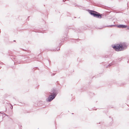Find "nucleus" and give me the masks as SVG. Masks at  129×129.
I'll return each instance as SVG.
<instances>
[{"mask_svg": "<svg viewBox=\"0 0 129 129\" xmlns=\"http://www.w3.org/2000/svg\"><path fill=\"white\" fill-rule=\"evenodd\" d=\"M127 45L126 43H123L120 44H118L116 45H115L112 47L117 51H123L126 49Z\"/></svg>", "mask_w": 129, "mask_h": 129, "instance_id": "f257e3e1", "label": "nucleus"}, {"mask_svg": "<svg viewBox=\"0 0 129 129\" xmlns=\"http://www.w3.org/2000/svg\"><path fill=\"white\" fill-rule=\"evenodd\" d=\"M89 13L93 17L99 18H102V15L99 13L94 11L90 10Z\"/></svg>", "mask_w": 129, "mask_h": 129, "instance_id": "f03ea898", "label": "nucleus"}, {"mask_svg": "<svg viewBox=\"0 0 129 129\" xmlns=\"http://www.w3.org/2000/svg\"><path fill=\"white\" fill-rule=\"evenodd\" d=\"M51 93L53 95L51 94L49 95V97L46 99V101L47 102H51L55 98L57 94L56 92L54 91L52 92Z\"/></svg>", "mask_w": 129, "mask_h": 129, "instance_id": "7ed1b4c3", "label": "nucleus"}, {"mask_svg": "<svg viewBox=\"0 0 129 129\" xmlns=\"http://www.w3.org/2000/svg\"><path fill=\"white\" fill-rule=\"evenodd\" d=\"M127 27L126 25L123 24L118 25L117 27L120 28H125Z\"/></svg>", "mask_w": 129, "mask_h": 129, "instance_id": "20e7f679", "label": "nucleus"}, {"mask_svg": "<svg viewBox=\"0 0 129 129\" xmlns=\"http://www.w3.org/2000/svg\"><path fill=\"white\" fill-rule=\"evenodd\" d=\"M115 25H109V26H110V27H112L113 26H115Z\"/></svg>", "mask_w": 129, "mask_h": 129, "instance_id": "39448f33", "label": "nucleus"}, {"mask_svg": "<svg viewBox=\"0 0 129 129\" xmlns=\"http://www.w3.org/2000/svg\"><path fill=\"white\" fill-rule=\"evenodd\" d=\"M111 65H112L111 64H110V65L109 64L108 66H111Z\"/></svg>", "mask_w": 129, "mask_h": 129, "instance_id": "423d86ee", "label": "nucleus"}, {"mask_svg": "<svg viewBox=\"0 0 129 129\" xmlns=\"http://www.w3.org/2000/svg\"><path fill=\"white\" fill-rule=\"evenodd\" d=\"M11 108L12 109L13 108V106L12 105H11Z\"/></svg>", "mask_w": 129, "mask_h": 129, "instance_id": "0eeeda50", "label": "nucleus"}, {"mask_svg": "<svg viewBox=\"0 0 129 129\" xmlns=\"http://www.w3.org/2000/svg\"><path fill=\"white\" fill-rule=\"evenodd\" d=\"M4 114L6 115V116H8V115H6L5 114Z\"/></svg>", "mask_w": 129, "mask_h": 129, "instance_id": "6e6552de", "label": "nucleus"}, {"mask_svg": "<svg viewBox=\"0 0 129 129\" xmlns=\"http://www.w3.org/2000/svg\"><path fill=\"white\" fill-rule=\"evenodd\" d=\"M57 50H59V49H57Z\"/></svg>", "mask_w": 129, "mask_h": 129, "instance_id": "1a4fd4ad", "label": "nucleus"}, {"mask_svg": "<svg viewBox=\"0 0 129 129\" xmlns=\"http://www.w3.org/2000/svg\"><path fill=\"white\" fill-rule=\"evenodd\" d=\"M18 63H20V62H19L18 61Z\"/></svg>", "mask_w": 129, "mask_h": 129, "instance_id": "9d476101", "label": "nucleus"}, {"mask_svg": "<svg viewBox=\"0 0 129 129\" xmlns=\"http://www.w3.org/2000/svg\"><path fill=\"white\" fill-rule=\"evenodd\" d=\"M108 67V66H107V67H107H107Z\"/></svg>", "mask_w": 129, "mask_h": 129, "instance_id": "9b49d317", "label": "nucleus"}]
</instances>
